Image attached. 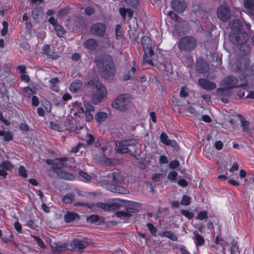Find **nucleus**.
<instances>
[{"label":"nucleus","mask_w":254,"mask_h":254,"mask_svg":"<svg viewBox=\"0 0 254 254\" xmlns=\"http://www.w3.org/2000/svg\"><path fill=\"white\" fill-rule=\"evenodd\" d=\"M95 63L101 77L107 81H111L113 79L116 69L111 56L108 55H103L96 58Z\"/></svg>","instance_id":"f257e3e1"},{"label":"nucleus","mask_w":254,"mask_h":254,"mask_svg":"<svg viewBox=\"0 0 254 254\" xmlns=\"http://www.w3.org/2000/svg\"><path fill=\"white\" fill-rule=\"evenodd\" d=\"M106 177L108 178V183L106 185V189L113 192L121 194H128L129 190L121 186L124 182V179L118 172H114L108 174Z\"/></svg>","instance_id":"f03ea898"},{"label":"nucleus","mask_w":254,"mask_h":254,"mask_svg":"<svg viewBox=\"0 0 254 254\" xmlns=\"http://www.w3.org/2000/svg\"><path fill=\"white\" fill-rule=\"evenodd\" d=\"M249 39L248 34L245 31L231 32L230 34V42L235 45H243L241 50L243 49L246 51L244 52V54H248L250 51V47L248 45H245Z\"/></svg>","instance_id":"7ed1b4c3"},{"label":"nucleus","mask_w":254,"mask_h":254,"mask_svg":"<svg viewBox=\"0 0 254 254\" xmlns=\"http://www.w3.org/2000/svg\"><path fill=\"white\" fill-rule=\"evenodd\" d=\"M137 141L135 139H127L116 143V146L118 147L117 152L120 154L129 153L134 156L137 153Z\"/></svg>","instance_id":"20e7f679"},{"label":"nucleus","mask_w":254,"mask_h":254,"mask_svg":"<svg viewBox=\"0 0 254 254\" xmlns=\"http://www.w3.org/2000/svg\"><path fill=\"white\" fill-rule=\"evenodd\" d=\"M85 86L89 89H95V91L92 94L94 100L100 101L106 94V89L100 81L97 80H91L85 84Z\"/></svg>","instance_id":"39448f33"},{"label":"nucleus","mask_w":254,"mask_h":254,"mask_svg":"<svg viewBox=\"0 0 254 254\" xmlns=\"http://www.w3.org/2000/svg\"><path fill=\"white\" fill-rule=\"evenodd\" d=\"M141 45L143 47L144 55L143 57L142 64L146 63L151 65H154V64L150 58L154 55V52L152 49V43L150 37L144 36L141 39Z\"/></svg>","instance_id":"423d86ee"},{"label":"nucleus","mask_w":254,"mask_h":254,"mask_svg":"<svg viewBox=\"0 0 254 254\" xmlns=\"http://www.w3.org/2000/svg\"><path fill=\"white\" fill-rule=\"evenodd\" d=\"M197 45L195 39L191 36H185L182 38L178 44V48L182 50L191 51Z\"/></svg>","instance_id":"0eeeda50"},{"label":"nucleus","mask_w":254,"mask_h":254,"mask_svg":"<svg viewBox=\"0 0 254 254\" xmlns=\"http://www.w3.org/2000/svg\"><path fill=\"white\" fill-rule=\"evenodd\" d=\"M129 99L127 94H123L116 98L112 103V106L114 108L121 111H125L128 109Z\"/></svg>","instance_id":"6e6552de"},{"label":"nucleus","mask_w":254,"mask_h":254,"mask_svg":"<svg viewBox=\"0 0 254 254\" xmlns=\"http://www.w3.org/2000/svg\"><path fill=\"white\" fill-rule=\"evenodd\" d=\"M223 88H217V92L223 91L224 90L231 89L237 87L246 86L245 84H238V79L234 76H229L225 78L223 81Z\"/></svg>","instance_id":"1a4fd4ad"},{"label":"nucleus","mask_w":254,"mask_h":254,"mask_svg":"<svg viewBox=\"0 0 254 254\" xmlns=\"http://www.w3.org/2000/svg\"><path fill=\"white\" fill-rule=\"evenodd\" d=\"M106 26L105 24L98 22L93 24L90 28V33L93 35L103 37L105 34Z\"/></svg>","instance_id":"9d476101"},{"label":"nucleus","mask_w":254,"mask_h":254,"mask_svg":"<svg viewBox=\"0 0 254 254\" xmlns=\"http://www.w3.org/2000/svg\"><path fill=\"white\" fill-rule=\"evenodd\" d=\"M217 14L218 18L225 21L230 18L231 13L227 5H221L217 9Z\"/></svg>","instance_id":"9b49d317"},{"label":"nucleus","mask_w":254,"mask_h":254,"mask_svg":"<svg viewBox=\"0 0 254 254\" xmlns=\"http://www.w3.org/2000/svg\"><path fill=\"white\" fill-rule=\"evenodd\" d=\"M89 245V242L87 239H74L70 244V246L73 249H78L82 251Z\"/></svg>","instance_id":"f8f14e48"},{"label":"nucleus","mask_w":254,"mask_h":254,"mask_svg":"<svg viewBox=\"0 0 254 254\" xmlns=\"http://www.w3.org/2000/svg\"><path fill=\"white\" fill-rule=\"evenodd\" d=\"M164 68L163 75L164 78L169 81H173V75L174 73L172 64L170 61L166 62L163 65Z\"/></svg>","instance_id":"ddd939ff"},{"label":"nucleus","mask_w":254,"mask_h":254,"mask_svg":"<svg viewBox=\"0 0 254 254\" xmlns=\"http://www.w3.org/2000/svg\"><path fill=\"white\" fill-rule=\"evenodd\" d=\"M176 31L179 33H185L188 31L189 27L187 23L180 17L176 15Z\"/></svg>","instance_id":"4468645a"},{"label":"nucleus","mask_w":254,"mask_h":254,"mask_svg":"<svg viewBox=\"0 0 254 254\" xmlns=\"http://www.w3.org/2000/svg\"><path fill=\"white\" fill-rule=\"evenodd\" d=\"M199 85L205 90H211L216 88L215 83L205 78H200L198 80Z\"/></svg>","instance_id":"2eb2a0df"},{"label":"nucleus","mask_w":254,"mask_h":254,"mask_svg":"<svg viewBox=\"0 0 254 254\" xmlns=\"http://www.w3.org/2000/svg\"><path fill=\"white\" fill-rule=\"evenodd\" d=\"M67 160L68 158L66 157L57 159L52 164V170L55 171L56 173V172H57L56 170H60L62 168L65 167L66 166V164L64 163V162Z\"/></svg>","instance_id":"dca6fc26"},{"label":"nucleus","mask_w":254,"mask_h":254,"mask_svg":"<svg viewBox=\"0 0 254 254\" xmlns=\"http://www.w3.org/2000/svg\"><path fill=\"white\" fill-rule=\"evenodd\" d=\"M250 63V61L248 58H242L236 62V65L239 70L244 71L249 66Z\"/></svg>","instance_id":"f3484780"},{"label":"nucleus","mask_w":254,"mask_h":254,"mask_svg":"<svg viewBox=\"0 0 254 254\" xmlns=\"http://www.w3.org/2000/svg\"><path fill=\"white\" fill-rule=\"evenodd\" d=\"M51 247L52 248V252L54 254H60L62 252L65 251L67 249L66 244H60L59 245L57 243H53L51 244Z\"/></svg>","instance_id":"a211bd4d"},{"label":"nucleus","mask_w":254,"mask_h":254,"mask_svg":"<svg viewBox=\"0 0 254 254\" xmlns=\"http://www.w3.org/2000/svg\"><path fill=\"white\" fill-rule=\"evenodd\" d=\"M254 0H244V5L246 9V12L249 15H254Z\"/></svg>","instance_id":"6ab92c4d"},{"label":"nucleus","mask_w":254,"mask_h":254,"mask_svg":"<svg viewBox=\"0 0 254 254\" xmlns=\"http://www.w3.org/2000/svg\"><path fill=\"white\" fill-rule=\"evenodd\" d=\"M208 69V65L203 60H198L196 64V69L199 73L205 72Z\"/></svg>","instance_id":"aec40b11"},{"label":"nucleus","mask_w":254,"mask_h":254,"mask_svg":"<svg viewBox=\"0 0 254 254\" xmlns=\"http://www.w3.org/2000/svg\"><path fill=\"white\" fill-rule=\"evenodd\" d=\"M229 26L231 28V32H237L240 31L241 28L242 27V23L239 19H235L231 21L229 24Z\"/></svg>","instance_id":"412c9836"},{"label":"nucleus","mask_w":254,"mask_h":254,"mask_svg":"<svg viewBox=\"0 0 254 254\" xmlns=\"http://www.w3.org/2000/svg\"><path fill=\"white\" fill-rule=\"evenodd\" d=\"M187 7L185 0H176V12L182 13Z\"/></svg>","instance_id":"4be33fe9"},{"label":"nucleus","mask_w":254,"mask_h":254,"mask_svg":"<svg viewBox=\"0 0 254 254\" xmlns=\"http://www.w3.org/2000/svg\"><path fill=\"white\" fill-rule=\"evenodd\" d=\"M57 176L61 179L72 180L74 179V177L71 173H67L64 171H61L60 172H56Z\"/></svg>","instance_id":"5701e85b"},{"label":"nucleus","mask_w":254,"mask_h":254,"mask_svg":"<svg viewBox=\"0 0 254 254\" xmlns=\"http://www.w3.org/2000/svg\"><path fill=\"white\" fill-rule=\"evenodd\" d=\"M79 216L78 214L71 212H67L64 216L65 221L67 223L73 221L76 218L79 219Z\"/></svg>","instance_id":"b1692460"},{"label":"nucleus","mask_w":254,"mask_h":254,"mask_svg":"<svg viewBox=\"0 0 254 254\" xmlns=\"http://www.w3.org/2000/svg\"><path fill=\"white\" fill-rule=\"evenodd\" d=\"M84 45L86 48L93 50L96 49L97 47L98 44L97 41L94 39H89L87 40L85 43Z\"/></svg>","instance_id":"393cba45"},{"label":"nucleus","mask_w":254,"mask_h":254,"mask_svg":"<svg viewBox=\"0 0 254 254\" xmlns=\"http://www.w3.org/2000/svg\"><path fill=\"white\" fill-rule=\"evenodd\" d=\"M119 11L123 18H125L127 14V17L130 20L133 16V11L130 9H126L125 8H120Z\"/></svg>","instance_id":"a878e982"},{"label":"nucleus","mask_w":254,"mask_h":254,"mask_svg":"<svg viewBox=\"0 0 254 254\" xmlns=\"http://www.w3.org/2000/svg\"><path fill=\"white\" fill-rule=\"evenodd\" d=\"M97 206L107 211L113 210L118 208V206L114 204L109 205L103 203H98Z\"/></svg>","instance_id":"bb28decb"},{"label":"nucleus","mask_w":254,"mask_h":254,"mask_svg":"<svg viewBox=\"0 0 254 254\" xmlns=\"http://www.w3.org/2000/svg\"><path fill=\"white\" fill-rule=\"evenodd\" d=\"M193 234L194 237L193 239L195 240V245L196 246H202L205 243L203 237L196 232H193Z\"/></svg>","instance_id":"cd10ccee"},{"label":"nucleus","mask_w":254,"mask_h":254,"mask_svg":"<svg viewBox=\"0 0 254 254\" xmlns=\"http://www.w3.org/2000/svg\"><path fill=\"white\" fill-rule=\"evenodd\" d=\"M165 174L162 173H155L151 177L152 180L156 183L157 185H159L163 178H164Z\"/></svg>","instance_id":"c85d7f7f"},{"label":"nucleus","mask_w":254,"mask_h":254,"mask_svg":"<svg viewBox=\"0 0 254 254\" xmlns=\"http://www.w3.org/2000/svg\"><path fill=\"white\" fill-rule=\"evenodd\" d=\"M82 87V83L80 80H76L72 82L70 87V89L72 92H76L79 91Z\"/></svg>","instance_id":"c756f323"},{"label":"nucleus","mask_w":254,"mask_h":254,"mask_svg":"<svg viewBox=\"0 0 254 254\" xmlns=\"http://www.w3.org/2000/svg\"><path fill=\"white\" fill-rule=\"evenodd\" d=\"M13 168V166L9 161H3L0 164V168L4 170L10 171Z\"/></svg>","instance_id":"7c9ffc66"},{"label":"nucleus","mask_w":254,"mask_h":254,"mask_svg":"<svg viewBox=\"0 0 254 254\" xmlns=\"http://www.w3.org/2000/svg\"><path fill=\"white\" fill-rule=\"evenodd\" d=\"M74 24L76 27H79L83 25L85 22V20L83 16L80 15L74 16Z\"/></svg>","instance_id":"2f4dec72"},{"label":"nucleus","mask_w":254,"mask_h":254,"mask_svg":"<svg viewBox=\"0 0 254 254\" xmlns=\"http://www.w3.org/2000/svg\"><path fill=\"white\" fill-rule=\"evenodd\" d=\"M108 117L107 114L104 112H99L97 114L95 119L98 123L104 122Z\"/></svg>","instance_id":"473e14b6"},{"label":"nucleus","mask_w":254,"mask_h":254,"mask_svg":"<svg viewBox=\"0 0 254 254\" xmlns=\"http://www.w3.org/2000/svg\"><path fill=\"white\" fill-rule=\"evenodd\" d=\"M177 175V174L176 173V181H177L178 185L182 187H187L189 184L188 182L184 179L179 178H176Z\"/></svg>","instance_id":"72a5a7b5"},{"label":"nucleus","mask_w":254,"mask_h":254,"mask_svg":"<svg viewBox=\"0 0 254 254\" xmlns=\"http://www.w3.org/2000/svg\"><path fill=\"white\" fill-rule=\"evenodd\" d=\"M73 199L74 195L71 193H68L63 197V201L64 203L69 204L72 202Z\"/></svg>","instance_id":"f704fd0d"},{"label":"nucleus","mask_w":254,"mask_h":254,"mask_svg":"<svg viewBox=\"0 0 254 254\" xmlns=\"http://www.w3.org/2000/svg\"><path fill=\"white\" fill-rule=\"evenodd\" d=\"M132 206L133 207H127V213H129L130 214L132 213H134L137 211V209L135 208H134V207H139L140 206V204L136 202H132Z\"/></svg>","instance_id":"c9c22d12"},{"label":"nucleus","mask_w":254,"mask_h":254,"mask_svg":"<svg viewBox=\"0 0 254 254\" xmlns=\"http://www.w3.org/2000/svg\"><path fill=\"white\" fill-rule=\"evenodd\" d=\"M116 215L119 218H129L132 216L131 214L129 213H127V212L125 211H118L116 212Z\"/></svg>","instance_id":"e433bc0d"},{"label":"nucleus","mask_w":254,"mask_h":254,"mask_svg":"<svg viewBox=\"0 0 254 254\" xmlns=\"http://www.w3.org/2000/svg\"><path fill=\"white\" fill-rule=\"evenodd\" d=\"M54 27L56 31L57 32L58 35L60 37H63L64 33V28L59 24L56 25Z\"/></svg>","instance_id":"4c0bfd02"},{"label":"nucleus","mask_w":254,"mask_h":254,"mask_svg":"<svg viewBox=\"0 0 254 254\" xmlns=\"http://www.w3.org/2000/svg\"><path fill=\"white\" fill-rule=\"evenodd\" d=\"M160 139L162 142L169 145L171 141L168 139V136L164 132H162L160 135Z\"/></svg>","instance_id":"58836bf2"},{"label":"nucleus","mask_w":254,"mask_h":254,"mask_svg":"<svg viewBox=\"0 0 254 254\" xmlns=\"http://www.w3.org/2000/svg\"><path fill=\"white\" fill-rule=\"evenodd\" d=\"M181 213L189 219H190L194 216V213L193 212H190L187 210L182 209L181 210Z\"/></svg>","instance_id":"ea45409f"},{"label":"nucleus","mask_w":254,"mask_h":254,"mask_svg":"<svg viewBox=\"0 0 254 254\" xmlns=\"http://www.w3.org/2000/svg\"><path fill=\"white\" fill-rule=\"evenodd\" d=\"M238 249L239 247L237 242L235 241H233L231 242V254H235L238 251Z\"/></svg>","instance_id":"a19ab883"},{"label":"nucleus","mask_w":254,"mask_h":254,"mask_svg":"<svg viewBox=\"0 0 254 254\" xmlns=\"http://www.w3.org/2000/svg\"><path fill=\"white\" fill-rule=\"evenodd\" d=\"M191 198L188 195H184L181 201V204L183 205H188L190 204Z\"/></svg>","instance_id":"79ce46f5"},{"label":"nucleus","mask_w":254,"mask_h":254,"mask_svg":"<svg viewBox=\"0 0 254 254\" xmlns=\"http://www.w3.org/2000/svg\"><path fill=\"white\" fill-rule=\"evenodd\" d=\"M42 13L40 8H35L32 11V15L34 19L38 18V16Z\"/></svg>","instance_id":"37998d69"},{"label":"nucleus","mask_w":254,"mask_h":254,"mask_svg":"<svg viewBox=\"0 0 254 254\" xmlns=\"http://www.w3.org/2000/svg\"><path fill=\"white\" fill-rule=\"evenodd\" d=\"M99 216L97 215L93 214L87 218V221L91 223H95L98 221Z\"/></svg>","instance_id":"c03bdc74"},{"label":"nucleus","mask_w":254,"mask_h":254,"mask_svg":"<svg viewBox=\"0 0 254 254\" xmlns=\"http://www.w3.org/2000/svg\"><path fill=\"white\" fill-rule=\"evenodd\" d=\"M208 218L207 213L206 211H203L199 212L196 216V219L197 220H203Z\"/></svg>","instance_id":"a18cd8bd"},{"label":"nucleus","mask_w":254,"mask_h":254,"mask_svg":"<svg viewBox=\"0 0 254 254\" xmlns=\"http://www.w3.org/2000/svg\"><path fill=\"white\" fill-rule=\"evenodd\" d=\"M2 25L3 28L1 30V34L2 36H5L7 33L8 23L7 21H4L2 22Z\"/></svg>","instance_id":"49530a36"},{"label":"nucleus","mask_w":254,"mask_h":254,"mask_svg":"<svg viewBox=\"0 0 254 254\" xmlns=\"http://www.w3.org/2000/svg\"><path fill=\"white\" fill-rule=\"evenodd\" d=\"M32 237H33L34 238L35 240L37 242L38 245L40 247H41L43 249H45L46 248L44 242L42 240V239L40 238L35 236H32Z\"/></svg>","instance_id":"de8ad7c7"},{"label":"nucleus","mask_w":254,"mask_h":254,"mask_svg":"<svg viewBox=\"0 0 254 254\" xmlns=\"http://www.w3.org/2000/svg\"><path fill=\"white\" fill-rule=\"evenodd\" d=\"M242 127H243L242 131L244 132H247L249 130V122L247 121H241Z\"/></svg>","instance_id":"09e8293b"},{"label":"nucleus","mask_w":254,"mask_h":254,"mask_svg":"<svg viewBox=\"0 0 254 254\" xmlns=\"http://www.w3.org/2000/svg\"><path fill=\"white\" fill-rule=\"evenodd\" d=\"M84 105L85 109V112H91L94 111V107L91 104L86 102L84 103Z\"/></svg>","instance_id":"8fccbe9b"},{"label":"nucleus","mask_w":254,"mask_h":254,"mask_svg":"<svg viewBox=\"0 0 254 254\" xmlns=\"http://www.w3.org/2000/svg\"><path fill=\"white\" fill-rule=\"evenodd\" d=\"M69 11L68 7H65L62 9H61L58 13V16L59 17L62 18L65 15H66Z\"/></svg>","instance_id":"3c124183"},{"label":"nucleus","mask_w":254,"mask_h":254,"mask_svg":"<svg viewBox=\"0 0 254 254\" xmlns=\"http://www.w3.org/2000/svg\"><path fill=\"white\" fill-rule=\"evenodd\" d=\"M19 174L23 178H27V175L26 171L24 166H21L19 168Z\"/></svg>","instance_id":"603ef678"},{"label":"nucleus","mask_w":254,"mask_h":254,"mask_svg":"<svg viewBox=\"0 0 254 254\" xmlns=\"http://www.w3.org/2000/svg\"><path fill=\"white\" fill-rule=\"evenodd\" d=\"M126 3L134 7H136L138 3V0H124Z\"/></svg>","instance_id":"864d4df0"},{"label":"nucleus","mask_w":254,"mask_h":254,"mask_svg":"<svg viewBox=\"0 0 254 254\" xmlns=\"http://www.w3.org/2000/svg\"><path fill=\"white\" fill-rule=\"evenodd\" d=\"M150 233L153 235V236H156V228L153 225H152V224L151 223H148L147 225Z\"/></svg>","instance_id":"5fc2aeb1"},{"label":"nucleus","mask_w":254,"mask_h":254,"mask_svg":"<svg viewBox=\"0 0 254 254\" xmlns=\"http://www.w3.org/2000/svg\"><path fill=\"white\" fill-rule=\"evenodd\" d=\"M85 13L88 15H91L95 13V9L91 7H87L85 8Z\"/></svg>","instance_id":"6e6d98bb"},{"label":"nucleus","mask_w":254,"mask_h":254,"mask_svg":"<svg viewBox=\"0 0 254 254\" xmlns=\"http://www.w3.org/2000/svg\"><path fill=\"white\" fill-rule=\"evenodd\" d=\"M79 174L80 176L84 178L86 181H90L91 179V176L83 171H80Z\"/></svg>","instance_id":"4d7b16f0"},{"label":"nucleus","mask_w":254,"mask_h":254,"mask_svg":"<svg viewBox=\"0 0 254 254\" xmlns=\"http://www.w3.org/2000/svg\"><path fill=\"white\" fill-rule=\"evenodd\" d=\"M101 160L103 162L105 163L107 165H111L113 164L111 160L106 156H103L101 159Z\"/></svg>","instance_id":"13d9d810"},{"label":"nucleus","mask_w":254,"mask_h":254,"mask_svg":"<svg viewBox=\"0 0 254 254\" xmlns=\"http://www.w3.org/2000/svg\"><path fill=\"white\" fill-rule=\"evenodd\" d=\"M101 160L103 162L105 163L107 165H111L113 164L111 160L106 156H103L101 159Z\"/></svg>","instance_id":"bf43d9fd"},{"label":"nucleus","mask_w":254,"mask_h":254,"mask_svg":"<svg viewBox=\"0 0 254 254\" xmlns=\"http://www.w3.org/2000/svg\"><path fill=\"white\" fill-rule=\"evenodd\" d=\"M88 139L86 140V144L91 145L94 141H95L94 137L91 134L88 135Z\"/></svg>","instance_id":"052dcab7"},{"label":"nucleus","mask_w":254,"mask_h":254,"mask_svg":"<svg viewBox=\"0 0 254 254\" xmlns=\"http://www.w3.org/2000/svg\"><path fill=\"white\" fill-rule=\"evenodd\" d=\"M180 95L182 97H186L188 95V90L185 87H182L180 92Z\"/></svg>","instance_id":"680f3d73"},{"label":"nucleus","mask_w":254,"mask_h":254,"mask_svg":"<svg viewBox=\"0 0 254 254\" xmlns=\"http://www.w3.org/2000/svg\"><path fill=\"white\" fill-rule=\"evenodd\" d=\"M3 136V139L5 141H9L12 140V135L9 132H7L6 133L4 132V134Z\"/></svg>","instance_id":"e2e57ef3"},{"label":"nucleus","mask_w":254,"mask_h":254,"mask_svg":"<svg viewBox=\"0 0 254 254\" xmlns=\"http://www.w3.org/2000/svg\"><path fill=\"white\" fill-rule=\"evenodd\" d=\"M51 127L55 130L60 131L61 127L59 124L54 123V122H50Z\"/></svg>","instance_id":"0e129e2a"},{"label":"nucleus","mask_w":254,"mask_h":254,"mask_svg":"<svg viewBox=\"0 0 254 254\" xmlns=\"http://www.w3.org/2000/svg\"><path fill=\"white\" fill-rule=\"evenodd\" d=\"M215 148L217 150H221L223 147V143L221 141H217L214 144Z\"/></svg>","instance_id":"69168bd1"},{"label":"nucleus","mask_w":254,"mask_h":254,"mask_svg":"<svg viewBox=\"0 0 254 254\" xmlns=\"http://www.w3.org/2000/svg\"><path fill=\"white\" fill-rule=\"evenodd\" d=\"M239 166L237 162H234L232 167L229 169V171L230 172H233L234 171H237L239 169Z\"/></svg>","instance_id":"338daca9"},{"label":"nucleus","mask_w":254,"mask_h":254,"mask_svg":"<svg viewBox=\"0 0 254 254\" xmlns=\"http://www.w3.org/2000/svg\"><path fill=\"white\" fill-rule=\"evenodd\" d=\"M26 225L33 229H35L36 228V225H35V223L31 220H30L27 222Z\"/></svg>","instance_id":"774afa93"}]
</instances>
